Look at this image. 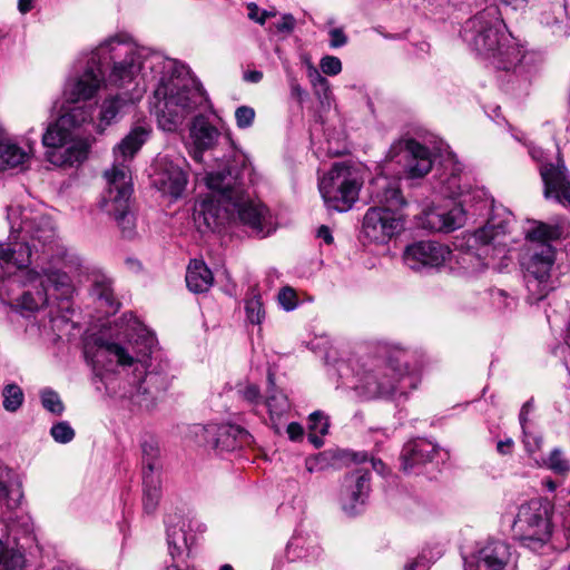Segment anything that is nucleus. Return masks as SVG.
<instances>
[{
	"instance_id": "9",
	"label": "nucleus",
	"mask_w": 570,
	"mask_h": 570,
	"mask_svg": "<svg viewBox=\"0 0 570 570\" xmlns=\"http://www.w3.org/2000/svg\"><path fill=\"white\" fill-rule=\"evenodd\" d=\"M404 354L389 361L373 360L362 363L356 373L355 391L365 399H406L421 383L419 373L411 371Z\"/></svg>"
},
{
	"instance_id": "19",
	"label": "nucleus",
	"mask_w": 570,
	"mask_h": 570,
	"mask_svg": "<svg viewBox=\"0 0 570 570\" xmlns=\"http://www.w3.org/2000/svg\"><path fill=\"white\" fill-rule=\"evenodd\" d=\"M510 547L502 540L478 541L464 558L465 570H503L510 559Z\"/></svg>"
},
{
	"instance_id": "40",
	"label": "nucleus",
	"mask_w": 570,
	"mask_h": 570,
	"mask_svg": "<svg viewBox=\"0 0 570 570\" xmlns=\"http://www.w3.org/2000/svg\"><path fill=\"white\" fill-rule=\"evenodd\" d=\"M2 405L7 412L14 413L23 404L24 393L22 389L16 383H9L3 386L2 392Z\"/></svg>"
},
{
	"instance_id": "13",
	"label": "nucleus",
	"mask_w": 570,
	"mask_h": 570,
	"mask_svg": "<svg viewBox=\"0 0 570 570\" xmlns=\"http://www.w3.org/2000/svg\"><path fill=\"white\" fill-rule=\"evenodd\" d=\"M362 178L358 169L345 163H336L320 179L318 189L330 209L347 212L358 198Z\"/></svg>"
},
{
	"instance_id": "56",
	"label": "nucleus",
	"mask_w": 570,
	"mask_h": 570,
	"mask_svg": "<svg viewBox=\"0 0 570 570\" xmlns=\"http://www.w3.org/2000/svg\"><path fill=\"white\" fill-rule=\"evenodd\" d=\"M347 42V37L342 29H332L330 31V46L332 48L343 47Z\"/></svg>"
},
{
	"instance_id": "38",
	"label": "nucleus",
	"mask_w": 570,
	"mask_h": 570,
	"mask_svg": "<svg viewBox=\"0 0 570 570\" xmlns=\"http://www.w3.org/2000/svg\"><path fill=\"white\" fill-rule=\"evenodd\" d=\"M26 558L19 548L8 547L0 540V570H24Z\"/></svg>"
},
{
	"instance_id": "52",
	"label": "nucleus",
	"mask_w": 570,
	"mask_h": 570,
	"mask_svg": "<svg viewBox=\"0 0 570 570\" xmlns=\"http://www.w3.org/2000/svg\"><path fill=\"white\" fill-rule=\"evenodd\" d=\"M433 560L428 558L425 553L417 556L414 560L407 562L404 570H428Z\"/></svg>"
},
{
	"instance_id": "5",
	"label": "nucleus",
	"mask_w": 570,
	"mask_h": 570,
	"mask_svg": "<svg viewBox=\"0 0 570 570\" xmlns=\"http://www.w3.org/2000/svg\"><path fill=\"white\" fill-rule=\"evenodd\" d=\"M140 66L144 79L158 81L154 91V107L164 130L175 131L188 115L206 106V94L186 66L159 52L145 50Z\"/></svg>"
},
{
	"instance_id": "18",
	"label": "nucleus",
	"mask_w": 570,
	"mask_h": 570,
	"mask_svg": "<svg viewBox=\"0 0 570 570\" xmlns=\"http://www.w3.org/2000/svg\"><path fill=\"white\" fill-rule=\"evenodd\" d=\"M370 492L371 482L367 470L356 469L346 473L337 495L342 511L350 517L360 514L366 505Z\"/></svg>"
},
{
	"instance_id": "47",
	"label": "nucleus",
	"mask_w": 570,
	"mask_h": 570,
	"mask_svg": "<svg viewBox=\"0 0 570 570\" xmlns=\"http://www.w3.org/2000/svg\"><path fill=\"white\" fill-rule=\"evenodd\" d=\"M255 110L249 106H239L235 110L236 125L240 129L249 128L255 119Z\"/></svg>"
},
{
	"instance_id": "60",
	"label": "nucleus",
	"mask_w": 570,
	"mask_h": 570,
	"mask_svg": "<svg viewBox=\"0 0 570 570\" xmlns=\"http://www.w3.org/2000/svg\"><path fill=\"white\" fill-rule=\"evenodd\" d=\"M291 95L296 98L298 101H302L305 96V90L301 87V85L296 80H292L291 83Z\"/></svg>"
},
{
	"instance_id": "27",
	"label": "nucleus",
	"mask_w": 570,
	"mask_h": 570,
	"mask_svg": "<svg viewBox=\"0 0 570 570\" xmlns=\"http://www.w3.org/2000/svg\"><path fill=\"white\" fill-rule=\"evenodd\" d=\"M20 216L21 223L19 229L21 233H24L32 239H37L42 244H47L53 239L55 228L49 218L41 215L33 216L31 212L27 209H23Z\"/></svg>"
},
{
	"instance_id": "22",
	"label": "nucleus",
	"mask_w": 570,
	"mask_h": 570,
	"mask_svg": "<svg viewBox=\"0 0 570 570\" xmlns=\"http://www.w3.org/2000/svg\"><path fill=\"white\" fill-rule=\"evenodd\" d=\"M540 175L544 187V198L570 206V173L560 155H558L556 164H543L540 167Z\"/></svg>"
},
{
	"instance_id": "16",
	"label": "nucleus",
	"mask_w": 570,
	"mask_h": 570,
	"mask_svg": "<svg viewBox=\"0 0 570 570\" xmlns=\"http://www.w3.org/2000/svg\"><path fill=\"white\" fill-rule=\"evenodd\" d=\"M554 261V248L550 244H540L524 263V282L531 303L543 299L554 288L551 279Z\"/></svg>"
},
{
	"instance_id": "8",
	"label": "nucleus",
	"mask_w": 570,
	"mask_h": 570,
	"mask_svg": "<svg viewBox=\"0 0 570 570\" xmlns=\"http://www.w3.org/2000/svg\"><path fill=\"white\" fill-rule=\"evenodd\" d=\"M91 105L75 106L51 122L42 135L46 159L58 167L82 164L92 144L90 135L81 130L95 124Z\"/></svg>"
},
{
	"instance_id": "44",
	"label": "nucleus",
	"mask_w": 570,
	"mask_h": 570,
	"mask_svg": "<svg viewBox=\"0 0 570 570\" xmlns=\"http://www.w3.org/2000/svg\"><path fill=\"white\" fill-rule=\"evenodd\" d=\"M40 399L42 406L47 411L56 415L62 414L65 406L59 394L56 391L51 389H43L40 392Z\"/></svg>"
},
{
	"instance_id": "39",
	"label": "nucleus",
	"mask_w": 570,
	"mask_h": 570,
	"mask_svg": "<svg viewBox=\"0 0 570 570\" xmlns=\"http://www.w3.org/2000/svg\"><path fill=\"white\" fill-rule=\"evenodd\" d=\"M538 466H546L557 474H566L570 471V463L561 449H553L548 458H534Z\"/></svg>"
},
{
	"instance_id": "10",
	"label": "nucleus",
	"mask_w": 570,
	"mask_h": 570,
	"mask_svg": "<svg viewBox=\"0 0 570 570\" xmlns=\"http://www.w3.org/2000/svg\"><path fill=\"white\" fill-rule=\"evenodd\" d=\"M63 267L68 272L53 268L28 269L26 273V284L30 285L35 292L27 291L20 297L22 309L35 312L45 307L49 302V289L52 288L62 297H68L73 292L71 277L69 274L80 276L88 267L83 261L76 254H66L63 257Z\"/></svg>"
},
{
	"instance_id": "15",
	"label": "nucleus",
	"mask_w": 570,
	"mask_h": 570,
	"mask_svg": "<svg viewBox=\"0 0 570 570\" xmlns=\"http://www.w3.org/2000/svg\"><path fill=\"white\" fill-rule=\"evenodd\" d=\"M439 193L444 197H461L460 203L475 205L476 209L488 207L484 190L472 188L469 176L463 173L462 165L454 155L449 154L444 159L442 173L438 178Z\"/></svg>"
},
{
	"instance_id": "59",
	"label": "nucleus",
	"mask_w": 570,
	"mask_h": 570,
	"mask_svg": "<svg viewBox=\"0 0 570 570\" xmlns=\"http://www.w3.org/2000/svg\"><path fill=\"white\" fill-rule=\"evenodd\" d=\"M512 448H513V440L510 438H508L505 440H501L497 444V450L502 455L510 454L512 452Z\"/></svg>"
},
{
	"instance_id": "50",
	"label": "nucleus",
	"mask_w": 570,
	"mask_h": 570,
	"mask_svg": "<svg viewBox=\"0 0 570 570\" xmlns=\"http://www.w3.org/2000/svg\"><path fill=\"white\" fill-rule=\"evenodd\" d=\"M320 68L327 76H336L342 71V62L335 56H325L320 61Z\"/></svg>"
},
{
	"instance_id": "24",
	"label": "nucleus",
	"mask_w": 570,
	"mask_h": 570,
	"mask_svg": "<svg viewBox=\"0 0 570 570\" xmlns=\"http://www.w3.org/2000/svg\"><path fill=\"white\" fill-rule=\"evenodd\" d=\"M206 445L219 451H232L238 445V439L245 435V431L232 424H209L199 428Z\"/></svg>"
},
{
	"instance_id": "48",
	"label": "nucleus",
	"mask_w": 570,
	"mask_h": 570,
	"mask_svg": "<svg viewBox=\"0 0 570 570\" xmlns=\"http://www.w3.org/2000/svg\"><path fill=\"white\" fill-rule=\"evenodd\" d=\"M523 431V444L529 456L534 461L535 453L541 449L542 439L540 435L531 433L525 429Z\"/></svg>"
},
{
	"instance_id": "34",
	"label": "nucleus",
	"mask_w": 570,
	"mask_h": 570,
	"mask_svg": "<svg viewBox=\"0 0 570 570\" xmlns=\"http://www.w3.org/2000/svg\"><path fill=\"white\" fill-rule=\"evenodd\" d=\"M568 222L564 218H558L553 224L537 223L527 233V237L531 240L547 244L548 240H554L562 237L568 228Z\"/></svg>"
},
{
	"instance_id": "36",
	"label": "nucleus",
	"mask_w": 570,
	"mask_h": 570,
	"mask_svg": "<svg viewBox=\"0 0 570 570\" xmlns=\"http://www.w3.org/2000/svg\"><path fill=\"white\" fill-rule=\"evenodd\" d=\"M90 295L99 301L102 306H107L110 309H116L118 306L111 287V281L105 275L94 276Z\"/></svg>"
},
{
	"instance_id": "37",
	"label": "nucleus",
	"mask_w": 570,
	"mask_h": 570,
	"mask_svg": "<svg viewBox=\"0 0 570 570\" xmlns=\"http://www.w3.org/2000/svg\"><path fill=\"white\" fill-rule=\"evenodd\" d=\"M142 454V474L147 473L158 474L160 469L159 455L160 449L158 441L154 438H147L141 443Z\"/></svg>"
},
{
	"instance_id": "63",
	"label": "nucleus",
	"mask_w": 570,
	"mask_h": 570,
	"mask_svg": "<svg viewBox=\"0 0 570 570\" xmlns=\"http://www.w3.org/2000/svg\"><path fill=\"white\" fill-rule=\"evenodd\" d=\"M532 404L530 401L525 402L520 411L519 420L522 429L527 426V415L530 412Z\"/></svg>"
},
{
	"instance_id": "57",
	"label": "nucleus",
	"mask_w": 570,
	"mask_h": 570,
	"mask_svg": "<svg viewBox=\"0 0 570 570\" xmlns=\"http://www.w3.org/2000/svg\"><path fill=\"white\" fill-rule=\"evenodd\" d=\"M295 18L292 14H284L281 21L276 24L279 32H291L295 27Z\"/></svg>"
},
{
	"instance_id": "20",
	"label": "nucleus",
	"mask_w": 570,
	"mask_h": 570,
	"mask_svg": "<svg viewBox=\"0 0 570 570\" xmlns=\"http://www.w3.org/2000/svg\"><path fill=\"white\" fill-rule=\"evenodd\" d=\"M452 257V250L445 244L435 240H420L410 244L403 252L404 264L413 269L439 268Z\"/></svg>"
},
{
	"instance_id": "55",
	"label": "nucleus",
	"mask_w": 570,
	"mask_h": 570,
	"mask_svg": "<svg viewBox=\"0 0 570 570\" xmlns=\"http://www.w3.org/2000/svg\"><path fill=\"white\" fill-rule=\"evenodd\" d=\"M313 91H314V95L317 97L322 107L330 108L331 102H332V91H331L330 83L325 85L323 87V90L315 88V89H313Z\"/></svg>"
},
{
	"instance_id": "21",
	"label": "nucleus",
	"mask_w": 570,
	"mask_h": 570,
	"mask_svg": "<svg viewBox=\"0 0 570 570\" xmlns=\"http://www.w3.org/2000/svg\"><path fill=\"white\" fill-rule=\"evenodd\" d=\"M132 89L128 85L124 92L106 96L98 106L96 131L104 134L107 127L118 121L120 114L130 105H134L142 96L144 88L138 87L136 80L131 83Z\"/></svg>"
},
{
	"instance_id": "2",
	"label": "nucleus",
	"mask_w": 570,
	"mask_h": 570,
	"mask_svg": "<svg viewBox=\"0 0 570 570\" xmlns=\"http://www.w3.org/2000/svg\"><path fill=\"white\" fill-rule=\"evenodd\" d=\"M127 340L122 344L97 338L91 345L85 346V357L94 370H109L105 363L107 358H115L116 364L122 367H134L138 380L131 402L141 410L150 411L161 392H165L171 377L167 361L154 355L157 340L144 324L129 315L127 325Z\"/></svg>"
},
{
	"instance_id": "3",
	"label": "nucleus",
	"mask_w": 570,
	"mask_h": 570,
	"mask_svg": "<svg viewBox=\"0 0 570 570\" xmlns=\"http://www.w3.org/2000/svg\"><path fill=\"white\" fill-rule=\"evenodd\" d=\"M393 161L402 164L403 173L410 178L425 176L433 166L431 151L415 139H400L391 145L382 171L371 181V198L375 205L366 210L362 222V235L371 243H387L403 229L400 209L405 200L399 180L385 173Z\"/></svg>"
},
{
	"instance_id": "42",
	"label": "nucleus",
	"mask_w": 570,
	"mask_h": 570,
	"mask_svg": "<svg viewBox=\"0 0 570 570\" xmlns=\"http://www.w3.org/2000/svg\"><path fill=\"white\" fill-rule=\"evenodd\" d=\"M245 311L247 320L252 324H261L265 317V311L261 296L255 291H252L250 296L246 298Z\"/></svg>"
},
{
	"instance_id": "53",
	"label": "nucleus",
	"mask_w": 570,
	"mask_h": 570,
	"mask_svg": "<svg viewBox=\"0 0 570 570\" xmlns=\"http://www.w3.org/2000/svg\"><path fill=\"white\" fill-rule=\"evenodd\" d=\"M307 76L313 89L318 88L323 90V87L330 83L328 80L312 65L308 66Z\"/></svg>"
},
{
	"instance_id": "25",
	"label": "nucleus",
	"mask_w": 570,
	"mask_h": 570,
	"mask_svg": "<svg viewBox=\"0 0 570 570\" xmlns=\"http://www.w3.org/2000/svg\"><path fill=\"white\" fill-rule=\"evenodd\" d=\"M438 448L425 439H417L404 444L400 460L404 472H414L416 468L430 462L435 455Z\"/></svg>"
},
{
	"instance_id": "30",
	"label": "nucleus",
	"mask_w": 570,
	"mask_h": 570,
	"mask_svg": "<svg viewBox=\"0 0 570 570\" xmlns=\"http://www.w3.org/2000/svg\"><path fill=\"white\" fill-rule=\"evenodd\" d=\"M31 258V248L28 243H0V265L8 273H12L11 268L22 269L28 267Z\"/></svg>"
},
{
	"instance_id": "45",
	"label": "nucleus",
	"mask_w": 570,
	"mask_h": 570,
	"mask_svg": "<svg viewBox=\"0 0 570 570\" xmlns=\"http://www.w3.org/2000/svg\"><path fill=\"white\" fill-rule=\"evenodd\" d=\"M238 396L248 405L257 406L261 404L262 395L256 384L246 383L237 386Z\"/></svg>"
},
{
	"instance_id": "51",
	"label": "nucleus",
	"mask_w": 570,
	"mask_h": 570,
	"mask_svg": "<svg viewBox=\"0 0 570 570\" xmlns=\"http://www.w3.org/2000/svg\"><path fill=\"white\" fill-rule=\"evenodd\" d=\"M247 10L248 18L259 24H264L269 17L275 16V12L263 10L254 2L247 4Z\"/></svg>"
},
{
	"instance_id": "28",
	"label": "nucleus",
	"mask_w": 570,
	"mask_h": 570,
	"mask_svg": "<svg viewBox=\"0 0 570 570\" xmlns=\"http://www.w3.org/2000/svg\"><path fill=\"white\" fill-rule=\"evenodd\" d=\"M269 389L265 399V404L268 409L272 426L276 433H281V417L288 412L291 404L287 395L275 386L274 374L268 373Z\"/></svg>"
},
{
	"instance_id": "43",
	"label": "nucleus",
	"mask_w": 570,
	"mask_h": 570,
	"mask_svg": "<svg viewBox=\"0 0 570 570\" xmlns=\"http://www.w3.org/2000/svg\"><path fill=\"white\" fill-rule=\"evenodd\" d=\"M492 305L500 312L505 313L517 307V298L501 288H493L490 292Z\"/></svg>"
},
{
	"instance_id": "41",
	"label": "nucleus",
	"mask_w": 570,
	"mask_h": 570,
	"mask_svg": "<svg viewBox=\"0 0 570 570\" xmlns=\"http://www.w3.org/2000/svg\"><path fill=\"white\" fill-rule=\"evenodd\" d=\"M309 430H311V433L308 435L309 441L313 444H315L316 446H321L322 441H321L320 436H317L316 434L318 433L321 435H325L328 431L327 419L325 417V415L322 412L316 411L309 415Z\"/></svg>"
},
{
	"instance_id": "7",
	"label": "nucleus",
	"mask_w": 570,
	"mask_h": 570,
	"mask_svg": "<svg viewBox=\"0 0 570 570\" xmlns=\"http://www.w3.org/2000/svg\"><path fill=\"white\" fill-rule=\"evenodd\" d=\"M461 37L471 50L497 69L512 70L523 58L522 49L508 32L497 6H489L466 20Z\"/></svg>"
},
{
	"instance_id": "23",
	"label": "nucleus",
	"mask_w": 570,
	"mask_h": 570,
	"mask_svg": "<svg viewBox=\"0 0 570 570\" xmlns=\"http://www.w3.org/2000/svg\"><path fill=\"white\" fill-rule=\"evenodd\" d=\"M472 204L459 203L451 208L434 207L424 213L423 225L433 232L450 233L461 228Z\"/></svg>"
},
{
	"instance_id": "61",
	"label": "nucleus",
	"mask_w": 570,
	"mask_h": 570,
	"mask_svg": "<svg viewBox=\"0 0 570 570\" xmlns=\"http://www.w3.org/2000/svg\"><path fill=\"white\" fill-rule=\"evenodd\" d=\"M317 237L323 239L324 243L326 244H332L333 243V236H332V232L331 229L325 226V225H322L318 229H317Z\"/></svg>"
},
{
	"instance_id": "12",
	"label": "nucleus",
	"mask_w": 570,
	"mask_h": 570,
	"mask_svg": "<svg viewBox=\"0 0 570 570\" xmlns=\"http://www.w3.org/2000/svg\"><path fill=\"white\" fill-rule=\"evenodd\" d=\"M552 513V503L543 499H532L519 507L512 530L523 547L538 553L551 548Z\"/></svg>"
},
{
	"instance_id": "33",
	"label": "nucleus",
	"mask_w": 570,
	"mask_h": 570,
	"mask_svg": "<svg viewBox=\"0 0 570 570\" xmlns=\"http://www.w3.org/2000/svg\"><path fill=\"white\" fill-rule=\"evenodd\" d=\"M322 549L315 539L302 534L294 535L287 544V556L292 560L313 561L321 556Z\"/></svg>"
},
{
	"instance_id": "49",
	"label": "nucleus",
	"mask_w": 570,
	"mask_h": 570,
	"mask_svg": "<svg viewBox=\"0 0 570 570\" xmlns=\"http://www.w3.org/2000/svg\"><path fill=\"white\" fill-rule=\"evenodd\" d=\"M278 303L285 311H293L298 304L296 292L289 287H283L278 293Z\"/></svg>"
},
{
	"instance_id": "14",
	"label": "nucleus",
	"mask_w": 570,
	"mask_h": 570,
	"mask_svg": "<svg viewBox=\"0 0 570 570\" xmlns=\"http://www.w3.org/2000/svg\"><path fill=\"white\" fill-rule=\"evenodd\" d=\"M22 498L23 493L16 474L11 470H0V513L4 517L3 507L12 512V515L6 519V525L8 535L12 538L17 544L16 548L20 550L24 548V543H20V541H32L33 534L31 517L16 511L20 507Z\"/></svg>"
},
{
	"instance_id": "31",
	"label": "nucleus",
	"mask_w": 570,
	"mask_h": 570,
	"mask_svg": "<svg viewBox=\"0 0 570 570\" xmlns=\"http://www.w3.org/2000/svg\"><path fill=\"white\" fill-rule=\"evenodd\" d=\"M213 282V273L203 261H190L186 272V284L190 292L205 293L210 288Z\"/></svg>"
},
{
	"instance_id": "54",
	"label": "nucleus",
	"mask_w": 570,
	"mask_h": 570,
	"mask_svg": "<svg viewBox=\"0 0 570 570\" xmlns=\"http://www.w3.org/2000/svg\"><path fill=\"white\" fill-rule=\"evenodd\" d=\"M327 463V454L320 453L318 455L306 460V469L313 473L325 468Z\"/></svg>"
},
{
	"instance_id": "4",
	"label": "nucleus",
	"mask_w": 570,
	"mask_h": 570,
	"mask_svg": "<svg viewBox=\"0 0 570 570\" xmlns=\"http://www.w3.org/2000/svg\"><path fill=\"white\" fill-rule=\"evenodd\" d=\"M141 57L142 50L125 37L105 40L78 59L76 75L63 87L65 100L71 104L90 100L105 85L126 88L139 75Z\"/></svg>"
},
{
	"instance_id": "35",
	"label": "nucleus",
	"mask_w": 570,
	"mask_h": 570,
	"mask_svg": "<svg viewBox=\"0 0 570 570\" xmlns=\"http://www.w3.org/2000/svg\"><path fill=\"white\" fill-rule=\"evenodd\" d=\"M144 483V495H142V507L144 511L148 514H151L156 511L160 497V479L158 474L147 473L145 471L142 476Z\"/></svg>"
},
{
	"instance_id": "58",
	"label": "nucleus",
	"mask_w": 570,
	"mask_h": 570,
	"mask_svg": "<svg viewBox=\"0 0 570 570\" xmlns=\"http://www.w3.org/2000/svg\"><path fill=\"white\" fill-rule=\"evenodd\" d=\"M286 432L292 441H298L304 435V429L301 424L292 422L287 425Z\"/></svg>"
},
{
	"instance_id": "6",
	"label": "nucleus",
	"mask_w": 570,
	"mask_h": 570,
	"mask_svg": "<svg viewBox=\"0 0 570 570\" xmlns=\"http://www.w3.org/2000/svg\"><path fill=\"white\" fill-rule=\"evenodd\" d=\"M149 135V127L142 125L134 127L114 148L112 167L105 171L106 189L100 206L114 217L125 238H132L136 234V217L130 209L132 194L130 163Z\"/></svg>"
},
{
	"instance_id": "46",
	"label": "nucleus",
	"mask_w": 570,
	"mask_h": 570,
	"mask_svg": "<svg viewBox=\"0 0 570 570\" xmlns=\"http://www.w3.org/2000/svg\"><path fill=\"white\" fill-rule=\"evenodd\" d=\"M50 435L56 442L66 444L73 440L75 431L68 422L62 421L51 426Z\"/></svg>"
},
{
	"instance_id": "62",
	"label": "nucleus",
	"mask_w": 570,
	"mask_h": 570,
	"mask_svg": "<svg viewBox=\"0 0 570 570\" xmlns=\"http://www.w3.org/2000/svg\"><path fill=\"white\" fill-rule=\"evenodd\" d=\"M263 79V72L258 70H248L244 72V80L252 83H258Z\"/></svg>"
},
{
	"instance_id": "32",
	"label": "nucleus",
	"mask_w": 570,
	"mask_h": 570,
	"mask_svg": "<svg viewBox=\"0 0 570 570\" xmlns=\"http://www.w3.org/2000/svg\"><path fill=\"white\" fill-rule=\"evenodd\" d=\"M190 137L197 149L206 150L216 144L219 131L205 117L196 116L190 127Z\"/></svg>"
},
{
	"instance_id": "29",
	"label": "nucleus",
	"mask_w": 570,
	"mask_h": 570,
	"mask_svg": "<svg viewBox=\"0 0 570 570\" xmlns=\"http://www.w3.org/2000/svg\"><path fill=\"white\" fill-rule=\"evenodd\" d=\"M166 541L173 561H180L188 552L185 522L179 518L166 521Z\"/></svg>"
},
{
	"instance_id": "17",
	"label": "nucleus",
	"mask_w": 570,
	"mask_h": 570,
	"mask_svg": "<svg viewBox=\"0 0 570 570\" xmlns=\"http://www.w3.org/2000/svg\"><path fill=\"white\" fill-rule=\"evenodd\" d=\"M184 164L185 161L180 158L173 159L168 155L157 156L150 174L153 186L164 196L174 199L180 197L188 181Z\"/></svg>"
},
{
	"instance_id": "1",
	"label": "nucleus",
	"mask_w": 570,
	"mask_h": 570,
	"mask_svg": "<svg viewBox=\"0 0 570 570\" xmlns=\"http://www.w3.org/2000/svg\"><path fill=\"white\" fill-rule=\"evenodd\" d=\"M242 165L239 171L232 168L207 173L205 183L213 191L195 208L194 220L200 233L219 232L230 222L238 219L259 238H265L276 230V223L269 209L252 199L244 189L245 180L253 181V167L245 156L234 160Z\"/></svg>"
},
{
	"instance_id": "64",
	"label": "nucleus",
	"mask_w": 570,
	"mask_h": 570,
	"mask_svg": "<svg viewBox=\"0 0 570 570\" xmlns=\"http://www.w3.org/2000/svg\"><path fill=\"white\" fill-rule=\"evenodd\" d=\"M18 9L21 13H27L32 9V0H19Z\"/></svg>"
},
{
	"instance_id": "26",
	"label": "nucleus",
	"mask_w": 570,
	"mask_h": 570,
	"mask_svg": "<svg viewBox=\"0 0 570 570\" xmlns=\"http://www.w3.org/2000/svg\"><path fill=\"white\" fill-rule=\"evenodd\" d=\"M3 135V128L0 126V138ZM35 150V141L27 140V147L19 146L11 139L0 140V169H11L23 166L29 161Z\"/></svg>"
},
{
	"instance_id": "11",
	"label": "nucleus",
	"mask_w": 570,
	"mask_h": 570,
	"mask_svg": "<svg viewBox=\"0 0 570 570\" xmlns=\"http://www.w3.org/2000/svg\"><path fill=\"white\" fill-rule=\"evenodd\" d=\"M512 220L510 214L504 217L494 215L472 234L471 239L478 246V253L468 250L460 257V263L468 273H479L488 267L499 268L495 259H507Z\"/></svg>"
}]
</instances>
